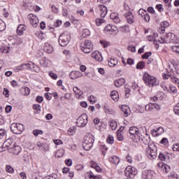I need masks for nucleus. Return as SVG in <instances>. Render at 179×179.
<instances>
[{
  "label": "nucleus",
  "instance_id": "54",
  "mask_svg": "<svg viewBox=\"0 0 179 179\" xmlns=\"http://www.w3.org/2000/svg\"><path fill=\"white\" fill-rule=\"evenodd\" d=\"M5 29V22L1 19H0V31H3Z\"/></svg>",
  "mask_w": 179,
  "mask_h": 179
},
{
  "label": "nucleus",
  "instance_id": "5",
  "mask_svg": "<svg viewBox=\"0 0 179 179\" xmlns=\"http://www.w3.org/2000/svg\"><path fill=\"white\" fill-rule=\"evenodd\" d=\"M71 41V33L68 31H64L59 36V44L61 47H66Z\"/></svg>",
  "mask_w": 179,
  "mask_h": 179
},
{
  "label": "nucleus",
  "instance_id": "48",
  "mask_svg": "<svg viewBox=\"0 0 179 179\" xmlns=\"http://www.w3.org/2000/svg\"><path fill=\"white\" fill-rule=\"evenodd\" d=\"M104 22H105L104 19L97 18L96 20V26H101V24H103V23H104Z\"/></svg>",
  "mask_w": 179,
  "mask_h": 179
},
{
  "label": "nucleus",
  "instance_id": "20",
  "mask_svg": "<svg viewBox=\"0 0 179 179\" xmlns=\"http://www.w3.org/2000/svg\"><path fill=\"white\" fill-rule=\"evenodd\" d=\"M36 146L41 149V150H43V152H48L50 150V146L47 143H43L41 142H38L36 143Z\"/></svg>",
  "mask_w": 179,
  "mask_h": 179
},
{
  "label": "nucleus",
  "instance_id": "13",
  "mask_svg": "<svg viewBox=\"0 0 179 179\" xmlns=\"http://www.w3.org/2000/svg\"><path fill=\"white\" fill-rule=\"evenodd\" d=\"M171 64L173 68L171 69V72H172L173 75H179V62L173 61Z\"/></svg>",
  "mask_w": 179,
  "mask_h": 179
},
{
  "label": "nucleus",
  "instance_id": "10",
  "mask_svg": "<svg viewBox=\"0 0 179 179\" xmlns=\"http://www.w3.org/2000/svg\"><path fill=\"white\" fill-rule=\"evenodd\" d=\"M156 177V173L152 170H145L143 172V179H152Z\"/></svg>",
  "mask_w": 179,
  "mask_h": 179
},
{
  "label": "nucleus",
  "instance_id": "26",
  "mask_svg": "<svg viewBox=\"0 0 179 179\" xmlns=\"http://www.w3.org/2000/svg\"><path fill=\"white\" fill-rule=\"evenodd\" d=\"M145 136H143L142 138H141V142H143V143H144V145H150L149 143H150V136L149 135H148V134L144 133Z\"/></svg>",
  "mask_w": 179,
  "mask_h": 179
},
{
  "label": "nucleus",
  "instance_id": "43",
  "mask_svg": "<svg viewBox=\"0 0 179 179\" xmlns=\"http://www.w3.org/2000/svg\"><path fill=\"white\" fill-rule=\"evenodd\" d=\"M6 173H10V174H12L15 171V169H13V168L11 166L6 165Z\"/></svg>",
  "mask_w": 179,
  "mask_h": 179
},
{
  "label": "nucleus",
  "instance_id": "37",
  "mask_svg": "<svg viewBox=\"0 0 179 179\" xmlns=\"http://www.w3.org/2000/svg\"><path fill=\"white\" fill-rule=\"evenodd\" d=\"M65 153V150L64 149L60 148L57 150L56 154H55V157H62Z\"/></svg>",
  "mask_w": 179,
  "mask_h": 179
},
{
  "label": "nucleus",
  "instance_id": "2",
  "mask_svg": "<svg viewBox=\"0 0 179 179\" xmlns=\"http://www.w3.org/2000/svg\"><path fill=\"white\" fill-rule=\"evenodd\" d=\"M158 41L161 44H166L167 43L179 44V38L173 33H168L166 34V36H161L160 39H158Z\"/></svg>",
  "mask_w": 179,
  "mask_h": 179
},
{
  "label": "nucleus",
  "instance_id": "64",
  "mask_svg": "<svg viewBox=\"0 0 179 179\" xmlns=\"http://www.w3.org/2000/svg\"><path fill=\"white\" fill-rule=\"evenodd\" d=\"M173 111L176 115H179V106L177 105L174 107Z\"/></svg>",
  "mask_w": 179,
  "mask_h": 179
},
{
  "label": "nucleus",
  "instance_id": "3",
  "mask_svg": "<svg viewBox=\"0 0 179 179\" xmlns=\"http://www.w3.org/2000/svg\"><path fill=\"white\" fill-rule=\"evenodd\" d=\"M145 153L150 160H155L157 157V147L153 143L148 145L145 150Z\"/></svg>",
  "mask_w": 179,
  "mask_h": 179
},
{
  "label": "nucleus",
  "instance_id": "1",
  "mask_svg": "<svg viewBox=\"0 0 179 179\" xmlns=\"http://www.w3.org/2000/svg\"><path fill=\"white\" fill-rule=\"evenodd\" d=\"M143 80L146 86H148V87H153L159 85L157 78H156L155 76H150V74L148 73L147 72L143 73Z\"/></svg>",
  "mask_w": 179,
  "mask_h": 179
},
{
  "label": "nucleus",
  "instance_id": "4",
  "mask_svg": "<svg viewBox=\"0 0 179 179\" xmlns=\"http://www.w3.org/2000/svg\"><path fill=\"white\" fill-rule=\"evenodd\" d=\"M93 143H94V136L92 134H87L83 143L84 150H90L93 148Z\"/></svg>",
  "mask_w": 179,
  "mask_h": 179
},
{
  "label": "nucleus",
  "instance_id": "59",
  "mask_svg": "<svg viewBox=\"0 0 179 179\" xmlns=\"http://www.w3.org/2000/svg\"><path fill=\"white\" fill-rule=\"evenodd\" d=\"M36 35L37 37H38V38H40L41 40H43V38H44V34H43L41 31H38V32H36Z\"/></svg>",
  "mask_w": 179,
  "mask_h": 179
},
{
  "label": "nucleus",
  "instance_id": "16",
  "mask_svg": "<svg viewBox=\"0 0 179 179\" xmlns=\"http://www.w3.org/2000/svg\"><path fill=\"white\" fill-rule=\"evenodd\" d=\"M10 153H13V155H19L22 152V148L17 145H14L13 148H10L8 149Z\"/></svg>",
  "mask_w": 179,
  "mask_h": 179
},
{
  "label": "nucleus",
  "instance_id": "63",
  "mask_svg": "<svg viewBox=\"0 0 179 179\" xmlns=\"http://www.w3.org/2000/svg\"><path fill=\"white\" fill-rule=\"evenodd\" d=\"M146 10L141 8L139 10H138V15H140V16H142L143 17L146 14Z\"/></svg>",
  "mask_w": 179,
  "mask_h": 179
},
{
  "label": "nucleus",
  "instance_id": "24",
  "mask_svg": "<svg viewBox=\"0 0 179 179\" xmlns=\"http://www.w3.org/2000/svg\"><path fill=\"white\" fill-rule=\"evenodd\" d=\"M117 64H118V59H117V58L111 57L108 59V66L114 68V66H115V65H117Z\"/></svg>",
  "mask_w": 179,
  "mask_h": 179
},
{
  "label": "nucleus",
  "instance_id": "21",
  "mask_svg": "<svg viewBox=\"0 0 179 179\" xmlns=\"http://www.w3.org/2000/svg\"><path fill=\"white\" fill-rule=\"evenodd\" d=\"M99 9L100 12V16L101 17H106V15H107V7L104 5H99Z\"/></svg>",
  "mask_w": 179,
  "mask_h": 179
},
{
  "label": "nucleus",
  "instance_id": "60",
  "mask_svg": "<svg viewBox=\"0 0 179 179\" xmlns=\"http://www.w3.org/2000/svg\"><path fill=\"white\" fill-rule=\"evenodd\" d=\"M150 55H152V52H145V53L142 56V58H143V59H148V58H149V57H150Z\"/></svg>",
  "mask_w": 179,
  "mask_h": 179
},
{
  "label": "nucleus",
  "instance_id": "38",
  "mask_svg": "<svg viewBox=\"0 0 179 179\" xmlns=\"http://www.w3.org/2000/svg\"><path fill=\"white\" fill-rule=\"evenodd\" d=\"M155 110V104L153 103H150L145 106V111H153Z\"/></svg>",
  "mask_w": 179,
  "mask_h": 179
},
{
  "label": "nucleus",
  "instance_id": "39",
  "mask_svg": "<svg viewBox=\"0 0 179 179\" xmlns=\"http://www.w3.org/2000/svg\"><path fill=\"white\" fill-rule=\"evenodd\" d=\"M110 127L113 131H115V129H117V127H118V124L115 120H110Z\"/></svg>",
  "mask_w": 179,
  "mask_h": 179
},
{
  "label": "nucleus",
  "instance_id": "31",
  "mask_svg": "<svg viewBox=\"0 0 179 179\" xmlns=\"http://www.w3.org/2000/svg\"><path fill=\"white\" fill-rule=\"evenodd\" d=\"M171 87V85H170L167 82H164L161 84V87H162L164 92H166L167 93L170 92Z\"/></svg>",
  "mask_w": 179,
  "mask_h": 179
},
{
  "label": "nucleus",
  "instance_id": "28",
  "mask_svg": "<svg viewBox=\"0 0 179 179\" xmlns=\"http://www.w3.org/2000/svg\"><path fill=\"white\" fill-rule=\"evenodd\" d=\"M25 31H26V25L20 24L17 29V34H18V36H22L23 35V33Z\"/></svg>",
  "mask_w": 179,
  "mask_h": 179
},
{
  "label": "nucleus",
  "instance_id": "36",
  "mask_svg": "<svg viewBox=\"0 0 179 179\" xmlns=\"http://www.w3.org/2000/svg\"><path fill=\"white\" fill-rule=\"evenodd\" d=\"M22 96H29L30 94V88L22 87L21 89Z\"/></svg>",
  "mask_w": 179,
  "mask_h": 179
},
{
  "label": "nucleus",
  "instance_id": "46",
  "mask_svg": "<svg viewBox=\"0 0 179 179\" xmlns=\"http://www.w3.org/2000/svg\"><path fill=\"white\" fill-rule=\"evenodd\" d=\"M144 67H145L144 62H140L136 65V69H143Z\"/></svg>",
  "mask_w": 179,
  "mask_h": 179
},
{
  "label": "nucleus",
  "instance_id": "53",
  "mask_svg": "<svg viewBox=\"0 0 179 179\" xmlns=\"http://www.w3.org/2000/svg\"><path fill=\"white\" fill-rule=\"evenodd\" d=\"M43 132L41 130L36 129L33 131V134L34 136H37L38 135H43Z\"/></svg>",
  "mask_w": 179,
  "mask_h": 179
},
{
  "label": "nucleus",
  "instance_id": "52",
  "mask_svg": "<svg viewBox=\"0 0 179 179\" xmlns=\"http://www.w3.org/2000/svg\"><path fill=\"white\" fill-rule=\"evenodd\" d=\"M169 93H173V94H176L177 93V88L173 85H171Z\"/></svg>",
  "mask_w": 179,
  "mask_h": 179
},
{
  "label": "nucleus",
  "instance_id": "49",
  "mask_svg": "<svg viewBox=\"0 0 179 179\" xmlns=\"http://www.w3.org/2000/svg\"><path fill=\"white\" fill-rule=\"evenodd\" d=\"M120 31H122V33H127L129 31V27H128L127 25H124V27H120Z\"/></svg>",
  "mask_w": 179,
  "mask_h": 179
},
{
  "label": "nucleus",
  "instance_id": "11",
  "mask_svg": "<svg viewBox=\"0 0 179 179\" xmlns=\"http://www.w3.org/2000/svg\"><path fill=\"white\" fill-rule=\"evenodd\" d=\"M28 19L34 27H37L38 26V17H37V15L34 14H29L28 15Z\"/></svg>",
  "mask_w": 179,
  "mask_h": 179
},
{
  "label": "nucleus",
  "instance_id": "55",
  "mask_svg": "<svg viewBox=\"0 0 179 179\" xmlns=\"http://www.w3.org/2000/svg\"><path fill=\"white\" fill-rule=\"evenodd\" d=\"M171 50L173 52H176V54H179V45L171 46Z\"/></svg>",
  "mask_w": 179,
  "mask_h": 179
},
{
  "label": "nucleus",
  "instance_id": "40",
  "mask_svg": "<svg viewBox=\"0 0 179 179\" xmlns=\"http://www.w3.org/2000/svg\"><path fill=\"white\" fill-rule=\"evenodd\" d=\"M160 24H161L162 33L164 31V29H166V27H169V26H170V24L167 21H164V22H161Z\"/></svg>",
  "mask_w": 179,
  "mask_h": 179
},
{
  "label": "nucleus",
  "instance_id": "47",
  "mask_svg": "<svg viewBox=\"0 0 179 179\" xmlns=\"http://www.w3.org/2000/svg\"><path fill=\"white\" fill-rule=\"evenodd\" d=\"M88 100L91 103V104H94V103H96V101H97V100L96 99V97H94V96H93V95H90L88 97Z\"/></svg>",
  "mask_w": 179,
  "mask_h": 179
},
{
  "label": "nucleus",
  "instance_id": "9",
  "mask_svg": "<svg viewBox=\"0 0 179 179\" xmlns=\"http://www.w3.org/2000/svg\"><path fill=\"white\" fill-rule=\"evenodd\" d=\"M87 124V115L83 114L77 119L76 125L79 128H83L84 127H86Z\"/></svg>",
  "mask_w": 179,
  "mask_h": 179
},
{
  "label": "nucleus",
  "instance_id": "50",
  "mask_svg": "<svg viewBox=\"0 0 179 179\" xmlns=\"http://www.w3.org/2000/svg\"><path fill=\"white\" fill-rule=\"evenodd\" d=\"M33 108L36 111V113H40L41 111V106H40L39 104L34 105Z\"/></svg>",
  "mask_w": 179,
  "mask_h": 179
},
{
  "label": "nucleus",
  "instance_id": "19",
  "mask_svg": "<svg viewBox=\"0 0 179 179\" xmlns=\"http://www.w3.org/2000/svg\"><path fill=\"white\" fill-rule=\"evenodd\" d=\"M69 76L71 79L75 80V79H78V78H82V76H83V73L80 71H71Z\"/></svg>",
  "mask_w": 179,
  "mask_h": 179
},
{
  "label": "nucleus",
  "instance_id": "32",
  "mask_svg": "<svg viewBox=\"0 0 179 179\" xmlns=\"http://www.w3.org/2000/svg\"><path fill=\"white\" fill-rule=\"evenodd\" d=\"M134 138V141L136 143L138 142H141L142 141V138H143V135L142 134V131H140L138 133H137V134H135L134 136H133Z\"/></svg>",
  "mask_w": 179,
  "mask_h": 179
},
{
  "label": "nucleus",
  "instance_id": "61",
  "mask_svg": "<svg viewBox=\"0 0 179 179\" xmlns=\"http://www.w3.org/2000/svg\"><path fill=\"white\" fill-rule=\"evenodd\" d=\"M172 149L173 152H179V143L174 144Z\"/></svg>",
  "mask_w": 179,
  "mask_h": 179
},
{
  "label": "nucleus",
  "instance_id": "27",
  "mask_svg": "<svg viewBox=\"0 0 179 179\" xmlns=\"http://www.w3.org/2000/svg\"><path fill=\"white\" fill-rule=\"evenodd\" d=\"M44 51L48 54H52L54 52V48L50 43H45Z\"/></svg>",
  "mask_w": 179,
  "mask_h": 179
},
{
  "label": "nucleus",
  "instance_id": "33",
  "mask_svg": "<svg viewBox=\"0 0 179 179\" xmlns=\"http://www.w3.org/2000/svg\"><path fill=\"white\" fill-rule=\"evenodd\" d=\"M110 97L114 101H118L120 99V95L118 94V92L116 90L112 91L110 92Z\"/></svg>",
  "mask_w": 179,
  "mask_h": 179
},
{
  "label": "nucleus",
  "instance_id": "42",
  "mask_svg": "<svg viewBox=\"0 0 179 179\" xmlns=\"http://www.w3.org/2000/svg\"><path fill=\"white\" fill-rule=\"evenodd\" d=\"M76 132V128L75 127H70L68 130V134L70 135V136H72V135H75Z\"/></svg>",
  "mask_w": 179,
  "mask_h": 179
},
{
  "label": "nucleus",
  "instance_id": "22",
  "mask_svg": "<svg viewBox=\"0 0 179 179\" xmlns=\"http://www.w3.org/2000/svg\"><path fill=\"white\" fill-rule=\"evenodd\" d=\"M129 132L130 135L135 136V135L139 134V132H142V128L138 129L136 127H131L129 128Z\"/></svg>",
  "mask_w": 179,
  "mask_h": 179
},
{
  "label": "nucleus",
  "instance_id": "41",
  "mask_svg": "<svg viewBox=\"0 0 179 179\" xmlns=\"http://www.w3.org/2000/svg\"><path fill=\"white\" fill-rule=\"evenodd\" d=\"M159 143H161V145H164L165 146V148H169V139L167 138H163Z\"/></svg>",
  "mask_w": 179,
  "mask_h": 179
},
{
  "label": "nucleus",
  "instance_id": "17",
  "mask_svg": "<svg viewBox=\"0 0 179 179\" xmlns=\"http://www.w3.org/2000/svg\"><path fill=\"white\" fill-rule=\"evenodd\" d=\"M92 58H94L96 61H98V62H101L103 61V56L101 55V53L99 51H94L91 54Z\"/></svg>",
  "mask_w": 179,
  "mask_h": 179
},
{
  "label": "nucleus",
  "instance_id": "51",
  "mask_svg": "<svg viewBox=\"0 0 179 179\" xmlns=\"http://www.w3.org/2000/svg\"><path fill=\"white\" fill-rule=\"evenodd\" d=\"M117 140H119L120 141H124V136L122 135V133H120V131H117Z\"/></svg>",
  "mask_w": 179,
  "mask_h": 179
},
{
  "label": "nucleus",
  "instance_id": "45",
  "mask_svg": "<svg viewBox=\"0 0 179 179\" xmlns=\"http://www.w3.org/2000/svg\"><path fill=\"white\" fill-rule=\"evenodd\" d=\"M88 36H90V31L87 29H85L83 31L82 37H88Z\"/></svg>",
  "mask_w": 179,
  "mask_h": 179
},
{
  "label": "nucleus",
  "instance_id": "57",
  "mask_svg": "<svg viewBox=\"0 0 179 179\" xmlns=\"http://www.w3.org/2000/svg\"><path fill=\"white\" fill-rule=\"evenodd\" d=\"M171 80H172V82L173 83H176V85H178V86H179V79L178 78H177L176 76H172L171 77Z\"/></svg>",
  "mask_w": 179,
  "mask_h": 179
},
{
  "label": "nucleus",
  "instance_id": "15",
  "mask_svg": "<svg viewBox=\"0 0 179 179\" xmlns=\"http://www.w3.org/2000/svg\"><path fill=\"white\" fill-rule=\"evenodd\" d=\"M31 66H33V62H29L28 63L20 64V66H17V71H23L24 69H29L31 70Z\"/></svg>",
  "mask_w": 179,
  "mask_h": 179
},
{
  "label": "nucleus",
  "instance_id": "34",
  "mask_svg": "<svg viewBox=\"0 0 179 179\" xmlns=\"http://www.w3.org/2000/svg\"><path fill=\"white\" fill-rule=\"evenodd\" d=\"M73 90L76 94L78 99H82V94H83V92H82V90H80L78 87H74Z\"/></svg>",
  "mask_w": 179,
  "mask_h": 179
},
{
  "label": "nucleus",
  "instance_id": "8",
  "mask_svg": "<svg viewBox=\"0 0 179 179\" xmlns=\"http://www.w3.org/2000/svg\"><path fill=\"white\" fill-rule=\"evenodd\" d=\"M137 173L138 171H136V169L131 166H128L124 170V174L126 177H129V178H134Z\"/></svg>",
  "mask_w": 179,
  "mask_h": 179
},
{
  "label": "nucleus",
  "instance_id": "35",
  "mask_svg": "<svg viewBox=\"0 0 179 179\" xmlns=\"http://www.w3.org/2000/svg\"><path fill=\"white\" fill-rule=\"evenodd\" d=\"M109 161L110 163H113V164H120V158L117 156L110 157Z\"/></svg>",
  "mask_w": 179,
  "mask_h": 179
},
{
  "label": "nucleus",
  "instance_id": "29",
  "mask_svg": "<svg viewBox=\"0 0 179 179\" xmlns=\"http://www.w3.org/2000/svg\"><path fill=\"white\" fill-rule=\"evenodd\" d=\"M50 62L47 58L43 57L40 60V65L43 68H48V65H50Z\"/></svg>",
  "mask_w": 179,
  "mask_h": 179
},
{
  "label": "nucleus",
  "instance_id": "12",
  "mask_svg": "<svg viewBox=\"0 0 179 179\" xmlns=\"http://www.w3.org/2000/svg\"><path fill=\"white\" fill-rule=\"evenodd\" d=\"M12 143H13V138H8L2 145V148H0V152H5L6 149H10V146H12Z\"/></svg>",
  "mask_w": 179,
  "mask_h": 179
},
{
  "label": "nucleus",
  "instance_id": "23",
  "mask_svg": "<svg viewBox=\"0 0 179 179\" xmlns=\"http://www.w3.org/2000/svg\"><path fill=\"white\" fill-rule=\"evenodd\" d=\"M120 110L121 111H122V113H124V117H128V115H129L131 113V109H129V106L127 105H122L120 107Z\"/></svg>",
  "mask_w": 179,
  "mask_h": 179
},
{
  "label": "nucleus",
  "instance_id": "58",
  "mask_svg": "<svg viewBox=\"0 0 179 179\" xmlns=\"http://www.w3.org/2000/svg\"><path fill=\"white\" fill-rule=\"evenodd\" d=\"M156 9L160 13L163 12L164 9L163 8V5L162 4H158L155 6Z\"/></svg>",
  "mask_w": 179,
  "mask_h": 179
},
{
  "label": "nucleus",
  "instance_id": "62",
  "mask_svg": "<svg viewBox=\"0 0 179 179\" xmlns=\"http://www.w3.org/2000/svg\"><path fill=\"white\" fill-rule=\"evenodd\" d=\"M58 176L57 174H52V176H46L44 179H57Z\"/></svg>",
  "mask_w": 179,
  "mask_h": 179
},
{
  "label": "nucleus",
  "instance_id": "18",
  "mask_svg": "<svg viewBox=\"0 0 179 179\" xmlns=\"http://www.w3.org/2000/svg\"><path fill=\"white\" fill-rule=\"evenodd\" d=\"M157 167H159V169H161V170H162L164 173H167L170 171V166L163 162H159L157 164Z\"/></svg>",
  "mask_w": 179,
  "mask_h": 179
},
{
  "label": "nucleus",
  "instance_id": "7",
  "mask_svg": "<svg viewBox=\"0 0 179 179\" xmlns=\"http://www.w3.org/2000/svg\"><path fill=\"white\" fill-rule=\"evenodd\" d=\"M10 129L13 134L19 135L24 131V126L20 123H13Z\"/></svg>",
  "mask_w": 179,
  "mask_h": 179
},
{
  "label": "nucleus",
  "instance_id": "25",
  "mask_svg": "<svg viewBox=\"0 0 179 179\" xmlns=\"http://www.w3.org/2000/svg\"><path fill=\"white\" fill-rule=\"evenodd\" d=\"M110 19L114 22V23L118 24L121 22V19L118 17V13H112L110 14Z\"/></svg>",
  "mask_w": 179,
  "mask_h": 179
},
{
  "label": "nucleus",
  "instance_id": "56",
  "mask_svg": "<svg viewBox=\"0 0 179 179\" xmlns=\"http://www.w3.org/2000/svg\"><path fill=\"white\" fill-rule=\"evenodd\" d=\"M107 142H108V143L113 145V143H114V137H113V136H111V135H109L107 138Z\"/></svg>",
  "mask_w": 179,
  "mask_h": 179
},
{
  "label": "nucleus",
  "instance_id": "14",
  "mask_svg": "<svg viewBox=\"0 0 179 179\" xmlns=\"http://www.w3.org/2000/svg\"><path fill=\"white\" fill-rule=\"evenodd\" d=\"M124 17L127 19V23L129 24H132V23L135 22V17H134V14L131 12L129 11L124 15Z\"/></svg>",
  "mask_w": 179,
  "mask_h": 179
},
{
  "label": "nucleus",
  "instance_id": "44",
  "mask_svg": "<svg viewBox=\"0 0 179 179\" xmlns=\"http://www.w3.org/2000/svg\"><path fill=\"white\" fill-rule=\"evenodd\" d=\"M31 71H34V72H40V67L37 64L33 63V65L31 66Z\"/></svg>",
  "mask_w": 179,
  "mask_h": 179
},
{
  "label": "nucleus",
  "instance_id": "6",
  "mask_svg": "<svg viewBox=\"0 0 179 179\" xmlns=\"http://www.w3.org/2000/svg\"><path fill=\"white\" fill-rule=\"evenodd\" d=\"M81 50L85 54H90L93 51V44L90 40H86L85 42L82 43L80 45Z\"/></svg>",
  "mask_w": 179,
  "mask_h": 179
},
{
  "label": "nucleus",
  "instance_id": "30",
  "mask_svg": "<svg viewBox=\"0 0 179 179\" xmlns=\"http://www.w3.org/2000/svg\"><path fill=\"white\" fill-rule=\"evenodd\" d=\"M124 85H125L124 78H119L115 81V86L116 87H121V86H124Z\"/></svg>",
  "mask_w": 179,
  "mask_h": 179
}]
</instances>
